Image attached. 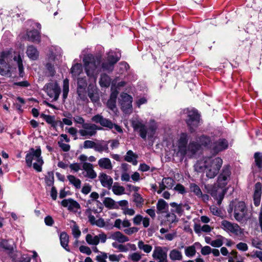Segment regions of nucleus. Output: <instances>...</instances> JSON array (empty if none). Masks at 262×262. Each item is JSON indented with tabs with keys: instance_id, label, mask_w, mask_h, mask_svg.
I'll list each match as a JSON object with an SVG mask.
<instances>
[{
	"instance_id": "obj_1",
	"label": "nucleus",
	"mask_w": 262,
	"mask_h": 262,
	"mask_svg": "<svg viewBox=\"0 0 262 262\" xmlns=\"http://www.w3.org/2000/svg\"><path fill=\"white\" fill-rule=\"evenodd\" d=\"M230 175L231 171L229 166H224L221 173L217 178L216 183L213 185L208 184L205 186L207 192L215 196L233 195V187H228L226 189H223L230 180Z\"/></svg>"
},
{
	"instance_id": "obj_2",
	"label": "nucleus",
	"mask_w": 262,
	"mask_h": 262,
	"mask_svg": "<svg viewBox=\"0 0 262 262\" xmlns=\"http://www.w3.org/2000/svg\"><path fill=\"white\" fill-rule=\"evenodd\" d=\"M222 164L223 160L220 157H205L196 163L195 169L199 172L205 170L207 177L212 179L218 174Z\"/></svg>"
},
{
	"instance_id": "obj_3",
	"label": "nucleus",
	"mask_w": 262,
	"mask_h": 262,
	"mask_svg": "<svg viewBox=\"0 0 262 262\" xmlns=\"http://www.w3.org/2000/svg\"><path fill=\"white\" fill-rule=\"evenodd\" d=\"M130 122L134 131L138 132L144 140H146L147 137L149 139L152 138L158 128L157 123L154 120H150L148 128L143 121L138 118L133 119Z\"/></svg>"
},
{
	"instance_id": "obj_4",
	"label": "nucleus",
	"mask_w": 262,
	"mask_h": 262,
	"mask_svg": "<svg viewBox=\"0 0 262 262\" xmlns=\"http://www.w3.org/2000/svg\"><path fill=\"white\" fill-rule=\"evenodd\" d=\"M83 61L85 70L88 76L96 81L97 75L100 71L101 58L96 57L90 61H86V59L84 58Z\"/></svg>"
},
{
	"instance_id": "obj_5",
	"label": "nucleus",
	"mask_w": 262,
	"mask_h": 262,
	"mask_svg": "<svg viewBox=\"0 0 262 262\" xmlns=\"http://www.w3.org/2000/svg\"><path fill=\"white\" fill-rule=\"evenodd\" d=\"M234 208V216L235 219L238 221H242L246 215V206L243 201H240L237 199L232 201L229 205L228 210L229 213H231Z\"/></svg>"
},
{
	"instance_id": "obj_6",
	"label": "nucleus",
	"mask_w": 262,
	"mask_h": 262,
	"mask_svg": "<svg viewBox=\"0 0 262 262\" xmlns=\"http://www.w3.org/2000/svg\"><path fill=\"white\" fill-rule=\"evenodd\" d=\"M188 136L186 133H181L178 139L173 143V150L177 156L183 157L187 154Z\"/></svg>"
},
{
	"instance_id": "obj_7",
	"label": "nucleus",
	"mask_w": 262,
	"mask_h": 262,
	"mask_svg": "<svg viewBox=\"0 0 262 262\" xmlns=\"http://www.w3.org/2000/svg\"><path fill=\"white\" fill-rule=\"evenodd\" d=\"M91 120L96 123L100 124L102 126L110 129L114 128L116 131L122 133L123 130L121 127L117 124L113 123L110 120L104 118L101 114H97L92 117Z\"/></svg>"
},
{
	"instance_id": "obj_8",
	"label": "nucleus",
	"mask_w": 262,
	"mask_h": 262,
	"mask_svg": "<svg viewBox=\"0 0 262 262\" xmlns=\"http://www.w3.org/2000/svg\"><path fill=\"white\" fill-rule=\"evenodd\" d=\"M221 228L226 232L232 233L236 236H241L243 234L242 229L239 226L227 220H223L221 223Z\"/></svg>"
},
{
	"instance_id": "obj_9",
	"label": "nucleus",
	"mask_w": 262,
	"mask_h": 262,
	"mask_svg": "<svg viewBox=\"0 0 262 262\" xmlns=\"http://www.w3.org/2000/svg\"><path fill=\"white\" fill-rule=\"evenodd\" d=\"M45 91L51 99L56 101L60 94V88L56 81H52L47 83L45 86Z\"/></svg>"
},
{
	"instance_id": "obj_10",
	"label": "nucleus",
	"mask_w": 262,
	"mask_h": 262,
	"mask_svg": "<svg viewBox=\"0 0 262 262\" xmlns=\"http://www.w3.org/2000/svg\"><path fill=\"white\" fill-rule=\"evenodd\" d=\"M187 114V118L186 123L191 132H192L195 127L198 126L200 121V116L195 111L186 110Z\"/></svg>"
},
{
	"instance_id": "obj_11",
	"label": "nucleus",
	"mask_w": 262,
	"mask_h": 262,
	"mask_svg": "<svg viewBox=\"0 0 262 262\" xmlns=\"http://www.w3.org/2000/svg\"><path fill=\"white\" fill-rule=\"evenodd\" d=\"M119 58L117 56L116 53L110 52L107 54L106 61L102 64V68L104 71L108 72H112L114 69V64L119 60Z\"/></svg>"
},
{
	"instance_id": "obj_12",
	"label": "nucleus",
	"mask_w": 262,
	"mask_h": 262,
	"mask_svg": "<svg viewBox=\"0 0 262 262\" xmlns=\"http://www.w3.org/2000/svg\"><path fill=\"white\" fill-rule=\"evenodd\" d=\"M98 129H100V128L98 127L96 124L86 123L83 124L82 129H79L78 133L82 137H92L96 134Z\"/></svg>"
},
{
	"instance_id": "obj_13",
	"label": "nucleus",
	"mask_w": 262,
	"mask_h": 262,
	"mask_svg": "<svg viewBox=\"0 0 262 262\" xmlns=\"http://www.w3.org/2000/svg\"><path fill=\"white\" fill-rule=\"evenodd\" d=\"M167 252L166 248L157 247L155 248L152 256L158 262H168Z\"/></svg>"
},
{
	"instance_id": "obj_14",
	"label": "nucleus",
	"mask_w": 262,
	"mask_h": 262,
	"mask_svg": "<svg viewBox=\"0 0 262 262\" xmlns=\"http://www.w3.org/2000/svg\"><path fill=\"white\" fill-rule=\"evenodd\" d=\"M120 103L123 111L126 113L132 112V97L126 93H122L120 95Z\"/></svg>"
},
{
	"instance_id": "obj_15",
	"label": "nucleus",
	"mask_w": 262,
	"mask_h": 262,
	"mask_svg": "<svg viewBox=\"0 0 262 262\" xmlns=\"http://www.w3.org/2000/svg\"><path fill=\"white\" fill-rule=\"evenodd\" d=\"M228 147V142L225 139H220L217 141L213 140L211 147V150L215 154H217L223 150L227 149Z\"/></svg>"
},
{
	"instance_id": "obj_16",
	"label": "nucleus",
	"mask_w": 262,
	"mask_h": 262,
	"mask_svg": "<svg viewBox=\"0 0 262 262\" xmlns=\"http://www.w3.org/2000/svg\"><path fill=\"white\" fill-rule=\"evenodd\" d=\"M41 155V149L39 147H37L34 150V160L36 162L34 163V169L37 172H40L42 170V165L43 164V161Z\"/></svg>"
},
{
	"instance_id": "obj_17",
	"label": "nucleus",
	"mask_w": 262,
	"mask_h": 262,
	"mask_svg": "<svg viewBox=\"0 0 262 262\" xmlns=\"http://www.w3.org/2000/svg\"><path fill=\"white\" fill-rule=\"evenodd\" d=\"M82 168L85 171L84 176L91 179L96 178L97 173L94 170L93 164L88 162H84L82 165Z\"/></svg>"
},
{
	"instance_id": "obj_18",
	"label": "nucleus",
	"mask_w": 262,
	"mask_h": 262,
	"mask_svg": "<svg viewBox=\"0 0 262 262\" xmlns=\"http://www.w3.org/2000/svg\"><path fill=\"white\" fill-rule=\"evenodd\" d=\"M61 205L72 211L77 212L80 208L79 204L72 199L63 200L61 202Z\"/></svg>"
},
{
	"instance_id": "obj_19",
	"label": "nucleus",
	"mask_w": 262,
	"mask_h": 262,
	"mask_svg": "<svg viewBox=\"0 0 262 262\" xmlns=\"http://www.w3.org/2000/svg\"><path fill=\"white\" fill-rule=\"evenodd\" d=\"M98 179L101 185L103 187L108 188H110L112 187L113 180L110 176H108L103 172H101L99 174Z\"/></svg>"
},
{
	"instance_id": "obj_20",
	"label": "nucleus",
	"mask_w": 262,
	"mask_h": 262,
	"mask_svg": "<svg viewBox=\"0 0 262 262\" xmlns=\"http://www.w3.org/2000/svg\"><path fill=\"white\" fill-rule=\"evenodd\" d=\"M213 141V139L205 135H202L196 139V141L199 143L201 147H204L210 149H211Z\"/></svg>"
},
{
	"instance_id": "obj_21",
	"label": "nucleus",
	"mask_w": 262,
	"mask_h": 262,
	"mask_svg": "<svg viewBox=\"0 0 262 262\" xmlns=\"http://www.w3.org/2000/svg\"><path fill=\"white\" fill-rule=\"evenodd\" d=\"M201 149L199 143L195 141H191L189 143L187 148V154L188 156L191 157L195 154Z\"/></svg>"
},
{
	"instance_id": "obj_22",
	"label": "nucleus",
	"mask_w": 262,
	"mask_h": 262,
	"mask_svg": "<svg viewBox=\"0 0 262 262\" xmlns=\"http://www.w3.org/2000/svg\"><path fill=\"white\" fill-rule=\"evenodd\" d=\"M109 238L120 243L127 242L129 241V238L127 236L120 231H116L111 233Z\"/></svg>"
},
{
	"instance_id": "obj_23",
	"label": "nucleus",
	"mask_w": 262,
	"mask_h": 262,
	"mask_svg": "<svg viewBox=\"0 0 262 262\" xmlns=\"http://www.w3.org/2000/svg\"><path fill=\"white\" fill-rule=\"evenodd\" d=\"M11 257L13 262H30L31 258L27 254H21L20 252L16 251L12 253Z\"/></svg>"
},
{
	"instance_id": "obj_24",
	"label": "nucleus",
	"mask_w": 262,
	"mask_h": 262,
	"mask_svg": "<svg viewBox=\"0 0 262 262\" xmlns=\"http://www.w3.org/2000/svg\"><path fill=\"white\" fill-rule=\"evenodd\" d=\"M174 181L171 178H165L162 179V183L160 186V189L157 191V193L160 194L165 187L171 188L174 184Z\"/></svg>"
},
{
	"instance_id": "obj_25",
	"label": "nucleus",
	"mask_w": 262,
	"mask_h": 262,
	"mask_svg": "<svg viewBox=\"0 0 262 262\" xmlns=\"http://www.w3.org/2000/svg\"><path fill=\"white\" fill-rule=\"evenodd\" d=\"M14 242L11 239L8 240L3 239L0 242V246L8 251L11 255L13 253L12 252L14 250Z\"/></svg>"
},
{
	"instance_id": "obj_26",
	"label": "nucleus",
	"mask_w": 262,
	"mask_h": 262,
	"mask_svg": "<svg viewBox=\"0 0 262 262\" xmlns=\"http://www.w3.org/2000/svg\"><path fill=\"white\" fill-rule=\"evenodd\" d=\"M95 151L99 152H109L108 142L105 141H99L96 142Z\"/></svg>"
},
{
	"instance_id": "obj_27",
	"label": "nucleus",
	"mask_w": 262,
	"mask_h": 262,
	"mask_svg": "<svg viewBox=\"0 0 262 262\" xmlns=\"http://www.w3.org/2000/svg\"><path fill=\"white\" fill-rule=\"evenodd\" d=\"M99 166L104 169L112 170L113 165L111 160L108 158H100L98 161Z\"/></svg>"
},
{
	"instance_id": "obj_28",
	"label": "nucleus",
	"mask_w": 262,
	"mask_h": 262,
	"mask_svg": "<svg viewBox=\"0 0 262 262\" xmlns=\"http://www.w3.org/2000/svg\"><path fill=\"white\" fill-rule=\"evenodd\" d=\"M71 73L72 77L75 78L80 77V75L83 74V68L80 63H76L71 69Z\"/></svg>"
},
{
	"instance_id": "obj_29",
	"label": "nucleus",
	"mask_w": 262,
	"mask_h": 262,
	"mask_svg": "<svg viewBox=\"0 0 262 262\" xmlns=\"http://www.w3.org/2000/svg\"><path fill=\"white\" fill-rule=\"evenodd\" d=\"M69 236L65 232H62L60 235V241L61 246L67 251L70 252V250L68 246Z\"/></svg>"
},
{
	"instance_id": "obj_30",
	"label": "nucleus",
	"mask_w": 262,
	"mask_h": 262,
	"mask_svg": "<svg viewBox=\"0 0 262 262\" xmlns=\"http://www.w3.org/2000/svg\"><path fill=\"white\" fill-rule=\"evenodd\" d=\"M10 73L9 65L3 59H0V74L2 76H7Z\"/></svg>"
},
{
	"instance_id": "obj_31",
	"label": "nucleus",
	"mask_w": 262,
	"mask_h": 262,
	"mask_svg": "<svg viewBox=\"0 0 262 262\" xmlns=\"http://www.w3.org/2000/svg\"><path fill=\"white\" fill-rule=\"evenodd\" d=\"M157 213H165L168 209V205L165 201L160 199L157 204Z\"/></svg>"
},
{
	"instance_id": "obj_32",
	"label": "nucleus",
	"mask_w": 262,
	"mask_h": 262,
	"mask_svg": "<svg viewBox=\"0 0 262 262\" xmlns=\"http://www.w3.org/2000/svg\"><path fill=\"white\" fill-rule=\"evenodd\" d=\"M169 256L170 259L172 260H181L183 258L181 252L176 249L170 251Z\"/></svg>"
},
{
	"instance_id": "obj_33",
	"label": "nucleus",
	"mask_w": 262,
	"mask_h": 262,
	"mask_svg": "<svg viewBox=\"0 0 262 262\" xmlns=\"http://www.w3.org/2000/svg\"><path fill=\"white\" fill-rule=\"evenodd\" d=\"M137 155L130 150L127 152L126 155L124 157V160L126 161L132 163L134 165L137 164Z\"/></svg>"
},
{
	"instance_id": "obj_34",
	"label": "nucleus",
	"mask_w": 262,
	"mask_h": 262,
	"mask_svg": "<svg viewBox=\"0 0 262 262\" xmlns=\"http://www.w3.org/2000/svg\"><path fill=\"white\" fill-rule=\"evenodd\" d=\"M138 247L139 250L143 251L146 253H150L152 249V246L145 244L142 241H139L138 242Z\"/></svg>"
},
{
	"instance_id": "obj_35",
	"label": "nucleus",
	"mask_w": 262,
	"mask_h": 262,
	"mask_svg": "<svg viewBox=\"0 0 262 262\" xmlns=\"http://www.w3.org/2000/svg\"><path fill=\"white\" fill-rule=\"evenodd\" d=\"M13 59L17 63L19 70V77L23 78L24 76L25 73L24 71L23 61L20 55H18V56H15Z\"/></svg>"
},
{
	"instance_id": "obj_36",
	"label": "nucleus",
	"mask_w": 262,
	"mask_h": 262,
	"mask_svg": "<svg viewBox=\"0 0 262 262\" xmlns=\"http://www.w3.org/2000/svg\"><path fill=\"white\" fill-rule=\"evenodd\" d=\"M143 255V254L140 252L136 251L129 253L127 256V259L128 260L133 262H138L141 260Z\"/></svg>"
},
{
	"instance_id": "obj_37",
	"label": "nucleus",
	"mask_w": 262,
	"mask_h": 262,
	"mask_svg": "<svg viewBox=\"0 0 262 262\" xmlns=\"http://www.w3.org/2000/svg\"><path fill=\"white\" fill-rule=\"evenodd\" d=\"M86 88H77V93L78 98L82 101L85 102L88 100Z\"/></svg>"
},
{
	"instance_id": "obj_38",
	"label": "nucleus",
	"mask_w": 262,
	"mask_h": 262,
	"mask_svg": "<svg viewBox=\"0 0 262 262\" xmlns=\"http://www.w3.org/2000/svg\"><path fill=\"white\" fill-rule=\"evenodd\" d=\"M85 240L89 245H97L99 243V239L97 235H93L91 234H88L85 237Z\"/></svg>"
},
{
	"instance_id": "obj_39",
	"label": "nucleus",
	"mask_w": 262,
	"mask_h": 262,
	"mask_svg": "<svg viewBox=\"0 0 262 262\" xmlns=\"http://www.w3.org/2000/svg\"><path fill=\"white\" fill-rule=\"evenodd\" d=\"M99 83L101 86L108 87L111 83V78L105 74H102Z\"/></svg>"
},
{
	"instance_id": "obj_40",
	"label": "nucleus",
	"mask_w": 262,
	"mask_h": 262,
	"mask_svg": "<svg viewBox=\"0 0 262 262\" xmlns=\"http://www.w3.org/2000/svg\"><path fill=\"white\" fill-rule=\"evenodd\" d=\"M44 116L46 122L48 123L51 124V126L54 128H56L58 123L60 124H61L62 123L60 121H55V118L53 116H51L50 115H44Z\"/></svg>"
},
{
	"instance_id": "obj_41",
	"label": "nucleus",
	"mask_w": 262,
	"mask_h": 262,
	"mask_svg": "<svg viewBox=\"0 0 262 262\" xmlns=\"http://www.w3.org/2000/svg\"><path fill=\"white\" fill-rule=\"evenodd\" d=\"M189 189L191 192L194 193V194L199 196H202V192L199 186L195 183H190L189 185Z\"/></svg>"
},
{
	"instance_id": "obj_42",
	"label": "nucleus",
	"mask_w": 262,
	"mask_h": 262,
	"mask_svg": "<svg viewBox=\"0 0 262 262\" xmlns=\"http://www.w3.org/2000/svg\"><path fill=\"white\" fill-rule=\"evenodd\" d=\"M68 179L76 188H79L80 187L81 181L79 179L72 175L68 176Z\"/></svg>"
},
{
	"instance_id": "obj_43",
	"label": "nucleus",
	"mask_w": 262,
	"mask_h": 262,
	"mask_svg": "<svg viewBox=\"0 0 262 262\" xmlns=\"http://www.w3.org/2000/svg\"><path fill=\"white\" fill-rule=\"evenodd\" d=\"M196 253L195 248L194 246L187 247L185 249V254L188 257H192L195 255Z\"/></svg>"
},
{
	"instance_id": "obj_44",
	"label": "nucleus",
	"mask_w": 262,
	"mask_h": 262,
	"mask_svg": "<svg viewBox=\"0 0 262 262\" xmlns=\"http://www.w3.org/2000/svg\"><path fill=\"white\" fill-rule=\"evenodd\" d=\"M103 203L105 207L109 208H115L117 206L115 202L111 198H105Z\"/></svg>"
},
{
	"instance_id": "obj_45",
	"label": "nucleus",
	"mask_w": 262,
	"mask_h": 262,
	"mask_svg": "<svg viewBox=\"0 0 262 262\" xmlns=\"http://www.w3.org/2000/svg\"><path fill=\"white\" fill-rule=\"evenodd\" d=\"M23 40L33 41V30H27L26 33L21 34Z\"/></svg>"
},
{
	"instance_id": "obj_46",
	"label": "nucleus",
	"mask_w": 262,
	"mask_h": 262,
	"mask_svg": "<svg viewBox=\"0 0 262 262\" xmlns=\"http://www.w3.org/2000/svg\"><path fill=\"white\" fill-rule=\"evenodd\" d=\"M62 87L63 98V99H66L67 97L69 91V81L67 78L64 79Z\"/></svg>"
},
{
	"instance_id": "obj_47",
	"label": "nucleus",
	"mask_w": 262,
	"mask_h": 262,
	"mask_svg": "<svg viewBox=\"0 0 262 262\" xmlns=\"http://www.w3.org/2000/svg\"><path fill=\"white\" fill-rule=\"evenodd\" d=\"M33 161V148H30L29 151L26 156V162L28 167H31Z\"/></svg>"
},
{
	"instance_id": "obj_48",
	"label": "nucleus",
	"mask_w": 262,
	"mask_h": 262,
	"mask_svg": "<svg viewBox=\"0 0 262 262\" xmlns=\"http://www.w3.org/2000/svg\"><path fill=\"white\" fill-rule=\"evenodd\" d=\"M35 26L37 30L35 31H34V42L36 41L39 42L40 41V31L41 29V25L39 23H36Z\"/></svg>"
},
{
	"instance_id": "obj_49",
	"label": "nucleus",
	"mask_w": 262,
	"mask_h": 262,
	"mask_svg": "<svg viewBox=\"0 0 262 262\" xmlns=\"http://www.w3.org/2000/svg\"><path fill=\"white\" fill-rule=\"evenodd\" d=\"M111 90L112 91L110 99H113L116 101V98L118 94V91L117 90L116 88V83L115 81L112 82Z\"/></svg>"
},
{
	"instance_id": "obj_50",
	"label": "nucleus",
	"mask_w": 262,
	"mask_h": 262,
	"mask_svg": "<svg viewBox=\"0 0 262 262\" xmlns=\"http://www.w3.org/2000/svg\"><path fill=\"white\" fill-rule=\"evenodd\" d=\"M88 96L92 101L94 102H97L99 99L98 94L94 90L89 91L88 92Z\"/></svg>"
},
{
	"instance_id": "obj_51",
	"label": "nucleus",
	"mask_w": 262,
	"mask_h": 262,
	"mask_svg": "<svg viewBox=\"0 0 262 262\" xmlns=\"http://www.w3.org/2000/svg\"><path fill=\"white\" fill-rule=\"evenodd\" d=\"M255 162L258 168L262 167V155L260 152H255L254 154Z\"/></svg>"
},
{
	"instance_id": "obj_52",
	"label": "nucleus",
	"mask_w": 262,
	"mask_h": 262,
	"mask_svg": "<svg viewBox=\"0 0 262 262\" xmlns=\"http://www.w3.org/2000/svg\"><path fill=\"white\" fill-rule=\"evenodd\" d=\"M112 190L116 195H121L124 193V188L123 186L114 185L112 187Z\"/></svg>"
},
{
	"instance_id": "obj_53",
	"label": "nucleus",
	"mask_w": 262,
	"mask_h": 262,
	"mask_svg": "<svg viewBox=\"0 0 262 262\" xmlns=\"http://www.w3.org/2000/svg\"><path fill=\"white\" fill-rule=\"evenodd\" d=\"M251 243L252 246L260 250H262V241L259 239L257 237H255L252 239Z\"/></svg>"
},
{
	"instance_id": "obj_54",
	"label": "nucleus",
	"mask_w": 262,
	"mask_h": 262,
	"mask_svg": "<svg viewBox=\"0 0 262 262\" xmlns=\"http://www.w3.org/2000/svg\"><path fill=\"white\" fill-rule=\"evenodd\" d=\"M88 83L85 77L77 78V88H87Z\"/></svg>"
},
{
	"instance_id": "obj_55",
	"label": "nucleus",
	"mask_w": 262,
	"mask_h": 262,
	"mask_svg": "<svg viewBox=\"0 0 262 262\" xmlns=\"http://www.w3.org/2000/svg\"><path fill=\"white\" fill-rule=\"evenodd\" d=\"M96 142L92 140H85L83 142V148L85 149L93 148L95 149Z\"/></svg>"
},
{
	"instance_id": "obj_56",
	"label": "nucleus",
	"mask_w": 262,
	"mask_h": 262,
	"mask_svg": "<svg viewBox=\"0 0 262 262\" xmlns=\"http://www.w3.org/2000/svg\"><path fill=\"white\" fill-rule=\"evenodd\" d=\"M46 67L49 76L52 77L54 76L56 73L54 65L51 63H48L46 65Z\"/></svg>"
},
{
	"instance_id": "obj_57",
	"label": "nucleus",
	"mask_w": 262,
	"mask_h": 262,
	"mask_svg": "<svg viewBox=\"0 0 262 262\" xmlns=\"http://www.w3.org/2000/svg\"><path fill=\"white\" fill-rule=\"evenodd\" d=\"M261 185L260 183H257L255 185L254 196H261Z\"/></svg>"
},
{
	"instance_id": "obj_58",
	"label": "nucleus",
	"mask_w": 262,
	"mask_h": 262,
	"mask_svg": "<svg viewBox=\"0 0 262 262\" xmlns=\"http://www.w3.org/2000/svg\"><path fill=\"white\" fill-rule=\"evenodd\" d=\"M220 237H221V238H217L215 240H213V241H211L210 245L214 247H221L223 244V240H222V238L223 237L221 236Z\"/></svg>"
},
{
	"instance_id": "obj_59",
	"label": "nucleus",
	"mask_w": 262,
	"mask_h": 262,
	"mask_svg": "<svg viewBox=\"0 0 262 262\" xmlns=\"http://www.w3.org/2000/svg\"><path fill=\"white\" fill-rule=\"evenodd\" d=\"M72 230L74 237L76 238H78L81 234V232L79 230L78 226L75 224L72 227Z\"/></svg>"
},
{
	"instance_id": "obj_60",
	"label": "nucleus",
	"mask_w": 262,
	"mask_h": 262,
	"mask_svg": "<svg viewBox=\"0 0 262 262\" xmlns=\"http://www.w3.org/2000/svg\"><path fill=\"white\" fill-rule=\"evenodd\" d=\"M123 257V255L111 254L108 256L109 260L112 262H118Z\"/></svg>"
},
{
	"instance_id": "obj_61",
	"label": "nucleus",
	"mask_w": 262,
	"mask_h": 262,
	"mask_svg": "<svg viewBox=\"0 0 262 262\" xmlns=\"http://www.w3.org/2000/svg\"><path fill=\"white\" fill-rule=\"evenodd\" d=\"M123 231L127 235H131L137 232L138 231V228L135 227H129L128 228L125 229Z\"/></svg>"
},
{
	"instance_id": "obj_62",
	"label": "nucleus",
	"mask_w": 262,
	"mask_h": 262,
	"mask_svg": "<svg viewBox=\"0 0 262 262\" xmlns=\"http://www.w3.org/2000/svg\"><path fill=\"white\" fill-rule=\"evenodd\" d=\"M174 190L178 192L180 194H181L182 195L184 194L186 192V189H185V187H184V186H183L182 185H181L180 184H177L174 187Z\"/></svg>"
},
{
	"instance_id": "obj_63",
	"label": "nucleus",
	"mask_w": 262,
	"mask_h": 262,
	"mask_svg": "<svg viewBox=\"0 0 262 262\" xmlns=\"http://www.w3.org/2000/svg\"><path fill=\"white\" fill-rule=\"evenodd\" d=\"M129 66L126 62H120L119 64L118 68H119V73L122 74L124 73V72L127 71Z\"/></svg>"
},
{
	"instance_id": "obj_64",
	"label": "nucleus",
	"mask_w": 262,
	"mask_h": 262,
	"mask_svg": "<svg viewBox=\"0 0 262 262\" xmlns=\"http://www.w3.org/2000/svg\"><path fill=\"white\" fill-rule=\"evenodd\" d=\"M107 258V254L104 252H101L100 254L96 256V260L98 262H106V259Z\"/></svg>"
}]
</instances>
